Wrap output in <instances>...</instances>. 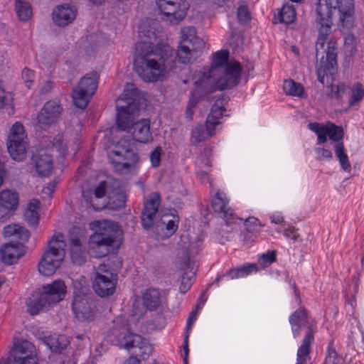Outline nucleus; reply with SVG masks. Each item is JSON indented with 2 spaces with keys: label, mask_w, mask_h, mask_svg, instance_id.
<instances>
[{
  "label": "nucleus",
  "mask_w": 364,
  "mask_h": 364,
  "mask_svg": "<svg viewBox=\"0 0 364 364\" xmlns=\"http://www.w3.org/2000/svg\"><path fill=\"white\" fill-rule=\"evenodd\" d=\"M198 50H193L187 41L180 43L177 53L166 44H158L154 47L151 43L140 42L135 48L134 68L144 82H156L175 67L176 57L179 62L187 64L197 57Z\"/></svg>",
  "instance_id": "1"
},
{
  "label": "nucleus",
  "mask_w": 364,
  "mask_h": 364,
  "mask_svg": "<svg viewBox=\"0 0 364 364\" xmlns=\"http://www.w3.org/2000/svg\"><path fill=\"white\" fill-rule=\"evenodd\" d=\"M229 53L220 50L213 55L212 65L208 72L198 75L194 82V89L189 99L186 114H192L200 97L237 85L240 80L241 67L236 61L228 62Z\"/></svg>",
  "instance_id": "2"
},
{
  "label": "nucleus",
  "mask_w": 364,
  "mask_h": 364,
  "mask_svg": "<svg viewBox=\"0 0 364 364\" xmlns=\"http://www.w3.org/2000/svg\"><path fill=\"white\" fill-rule=\"evenodd\" d=\"M336 7L332 6L331 0H318L316 4V22L320 25L318 36L316 43V57H318L320 52L325 50L326 56H321L320 63L316 65V72L318 81L323 85L324 77L328 74H331L336 64L337 57V42L331 38L328 42L327 48L325 50V43L331 33L332 24L333 11Z\"/></svg>",
  "instance_id": "3"
},
{
  "label": "nucleus",
  "mask_w": 364,
  "mask_h": 364,
  "mask_svg": "<svg viewBox=\"0 0 364 364\" xmlns=\"http://www.w3.org/2000/svg\"><path fill=\"white\" fill-rule=\"evenodd\" d=\"M132 139H121L112 150L108 153V157L116 171L122 173L138 161L139 157L134 152V141L147 143L152 140L150 132V123L147 119H141L132 124Z\"/></svg>",
  "instance_id": "4"
},
{
  "label": "nucleus",
  "mask_w": 364,
  "mask_h": 364,
  "mask_svg": "<svg viewBox=\"0 0 364 364\" xmlns=\"http://www.w3.org/2000/svg\"><path fill=\"white\" fill-rule=\"evenodd\" d=\"M118 228L117 223L111 220L93 223L95 232L89 238V249L95 257H105L113 250Z\"/></svg>",
  "instance_id": "5"
},
{
  "label": "nucleus",
  "mask_w": 364,
  "mask_h": 364,
  "mask_svg": "<svg viewBox=\"0 0 364 364\" xmlns=\"http://www.w3.org/2000/svg\"><path fill=\"white\" fill-rule=\"evenodd\" d=\"M66 294V286L63 281L55 280L52 284L43 286L41 291H36L26 300L27 311L31 315H36L63 300Z\"/></svg>",
  "instance_id": "6"
},
{
  "label": "nucleus",
  "mask_w": 364,
  "mask_h": 364,
  "mask_svg": "<svg viewBox=\"0 0 364 364\" xmlns=\"http://www.w3.org/2000/svg\"><path fill=\"white\" fill-rule=\"evenodd\" d=\"M65 242L61 233L55 234L48 242V249L38 263V271L44 276H50L60 267L65 255Z\"/></svg>",
  "instance_id": "7"
},
{
  "label": "nucleus",
  "mask_w": 364,
  "mask_h": 364,
  "mask_svg": "<svg viewBox=\"0 0 364 364\" xmlns=\"http://www.w3.org/2000/svg\"><path fill=\"white\" fill-rule=\"evenodd\" d=\"M98 80L99 74L96 71L89 73L80 79L72 93L76 107L85 109L87 106L97 88Z\"/></svg>",
  "instance_id": "8"
},
{
  "label": "nucleus",
  "mask_w": 364,
  "mask_h": 364,
  "mask_svg": "<svg viewBox=\"0 0 364 364\" xmlns=\"http://www.w3.org/2000/svg\"><path fill=\"white\" fill-rule=\"evenodd\" d=\"M118 345L128 350H132V356L143 360L147 359L152 353L153 348L145 339L138 334H132L128 331L121 332L117 338Z\"/></svg>",
  "instance_id": "9"
},
{
  "label": "nucleus",
  "mask_w": 364,
  "mask_h": 364,
  "mask_svg": "<svg viewBox=\"0 0 364 364\" xmlns=\"http://www.w3.org/2000/svg\"><path fill=\"white\" fill-rule=\"evenodd\" d=\"M117 281V274L114 273L105 264H100L95 269L92 287L98 296H109L114 294Z\"/></svg>",
  "instance_id": "10"
},
{
  "label": "nucleus",
  "mask_w": 364,
  "mask_h": 364,
  "mask_svg": "<svg viewBox=\"0 0 364 364\" xmlns=\"http://www.w3.org/2000/svg\"><path fill=\"white\" fill-rule=\"evenodd\" d=\"M160 203V194L157 192L151 193L149 199L144 203V208L141 213V224L144 229L149 230L155 225L157 230L161 231L165 230V221L169 220L170 215H164L159 221L155 222Z\"/></svg>",
  "instance_id": "11"
},
{
  "label": "nucleus",
  "mask_w": 364,
  "mask_h": 364,
  "mask_svg": "<svg viewBox=\"0 0 364 364\" xmlns=\"http://www.w3.org/2000/svg\"><path fill=\"white\" fill-rule=\"evenodd\" d=\"M26 139L23 125L16 122L11 128L7 142L8 151L13 159L21 161L25 158L28 146Z\"/></svg>",
  "instance_id": "12"
},
{
  "label": "nucleus",
  "mask_w": 364,
  "mask_h": 364,
  "mask_svg": "<svg viewBox=\"0 0 364 364\" xmlns=\"http://www.w3.org/2000/svg\"><path fill=\"white\" fill-rule=\"evenodd\" d=\"M156 3L165 19L173 24L184 18L188 8V4L184 0H156Z\"/></svg>",
  "instance_id": "13"
},
{
  "label": "nucleus",
  "mask_w": 364,
  "mask_h": 364,
  "mask_svg": "<svg viewBox=\"0 0 364 364\" xmlns=\"http://www.w3.org/2000/svg\"><path fill=\"white\" fill-rule=\"evenodd\" d=\"M328 129L330 139L335 142L334 151L336 156L338 158L342 168L345 171H350V164L348 155L345 152L344 144L342 141L343 137V129L341 127L336 126L333 123H328Z\"/></svg>",
  "instance_id": "14"
},
{
  "label": "nucleus",
  "mask_w": 364,
  "mask_h": 364,
  "mask_svg": "<svg viewBox=\"0 0 364 364\" xmlns=\"http://www.w3.org/2000/svg\"><path fill=\"white\" fill-rule=\"evenodd\" d=\"M62 108L56 101L47 102L37 117V125L43 129H48L58 122Z\"/></svg>",
  "instance_id": "15"
},
{
  "label": "nucleus",
  "mask_w": 364,
  "mask_h": 364,
  "mask_svg": "<svg viewBox=\"0 0 364 364\" xmlns=\"http://www.w3.org/2000/svg\"><path fill=\"white\" fill-rule=\"evenodd\" d=\"M73 311L78 320L92 321L96 314V306L93 296L73 299Z\"/></svg>",
  "instance_id": "16"
},
{
  "label": "nucleus",
  "mask_w": 364,
  "mask_h": 364,
  "mask_svg": "<svg viewBox=\"0 0 364 364\" xmlns=\"http://www.w3.org/2000/svg\"><path fill=\"white\" fill-rule=\"evenodd\" d=\"M337 7L339 11L338 26L343 33H348L353 26L354 4L353 0H337Z\"/></svg>",
  "instance_id": "17"
},
{
  "label": "nucleus",
  "mask_w": 364,
  "mask_h": 364,
  "mask_svg": "<svg viewBox=\"0 0 364 364\" xmlns=\"http://www.w3.org/2000/svg\"><path fill=\"white\" fill-rule=\"evenodd\" d=\"M179 269L182 274L179 289L182 294H185L193 284L196 277L197 266L194 261L191 260L188 257L186 256L181 259Z\"/></svg>",
  "instance_id": "18"
},
{
  "label": "nucleus",
  "mask_w": 364,
  "mask_h": 364,
  "mask_svg": "<svg viewBox=\"0 0 364 364\" xmlns=\"http://www.w3.org/2000/svg\"><path fill=\"white\" fill-rule=\"evenodd\" d=\"M77 15L76 9L70 4L58 6L53 11V20L55 24L64 27L72 23Z\"/></svg>",
  "instance_id": "19"
},
{
  "label": "nucleus",
  "mask_w": 364,
  "mask_h": 364,
  "mask_svg": "<svg viewBox=\"0 0 364 364\" xmlns=\"http://www.w3.org/2000/svg\"><path fill=\"white\" fill-rule=\"evenodd\" d=\"M117 127L122 131L127 132V133L132 132V124L134 122L133 114L134 110L138 109V107L134 108L130 106L123 105H117Z\"/></svg>",
  "instance_id": "20"
},
{
  "label": "nucleus",
  "mask_w": 364,
  "mask_h": 364,
  "mask_svg": "<svg viewBox=\"0 0 364 364\" xmlns=\"http://www.w3.org/2000/svg\"><path fill=\"white\" fill-rule=\"evenodd\" d=\"M32 161L40 176H47L53 169L51 156L44 149H40L33 154Z\"/></svg>",
  "instance_id": "21"
},
{
  "label": "nucleus",
  "mask_w": 364,
  "mask_h": 364,
  "mask_svg": "<svg viewBox=\"0 0 364 364\" xmlns=\"http://www.w3.org/2000/svg\"><path fill=\"white\" fill-rule=\"evenodd\" d=\"M23 255V246L18 243H5L0 249V259L6 264H12Z\"/></svg>",
  "instance_id": "22"
},
{
  "label": "nucleus",
  "mask_w": 364,
  "mask_h": 364,
  "mask_svg": "<svg viewBox=\"0 0 364 364\" xmlns=\"http://www.w3.org/2000/svg\"><path fill=\"white\" fill-rule=\"evenodd\" d=\"M36 357V348L33 344L28 341H17L10 352L8 358H31Z\"/></svg>",
  "instance_id": "23"
},
{
  "label": "nucleus",
  "mask_w": 364,
  "mask_h": 364,
  "mask_svg": "<svg viewBox=\"0 0 364 364\" xmlns=\"http://www.w3.org/2000/svg\"><path fill=\"white\" fill-rule=\"evenodd\" d=\"M122 97L119 98L117 101V105H120L121 102H124L126 106L138 107L139 100L140 98V92L133 83H127Z\"/></svg>",
  "instance_id": "24"
},
{
  "label": "nucleus",
  "mask_w": 364,
  "mask_h": 364,
  "mask_svg": "<svg viewBox=\"0 0 364 364\" xmlns=\"http://www.w3.org/2000/svg\"><path fill=\"white\" fill-rule=\"evenodd\" d=\"M87 251L80 239L70 240V257L73 262L77 265L84 264L87 258Z\"/></svg>",
  "instance_id": "25"
},
{
  "label": "nucleus",
  "mask_w": 364,
  "mask_h": 364,
  "mask_svg": "<svg viewBox=\"0 0 364 364\" xmlns=\"http://www.w3.org/2000/svg\"><path fill=\"white\" fill-rule=\"evenodd\" d=\"M181 43H185L187 41V44L191 46V49L200 50L203 46V41L196 36V31L195 28L191 26L184 27L181 31Z\"/></svg>",
  "instance_id": "26"
},
{
  "label": "nucleus",
  "mask_w": 364,
  "mask_h": 364,
  "mask_svg": "<svg viewBox=\"0 0 364 364\" xmlns=\"http://www.w3.org/2000/svg\"><path fill=\"white\" fill-rule=\"evenodd\" d=\"M314 339V332L311 328L309 327L303 339L302 345L297 352V362L296 364H306V358L310 353V346Z\"/></svg>",
  "instance_id": "27"
},
{
  "label": "nucleus",
  "mask_w": 364,
  "mask_h": 364,
  "mask_svg": "<svg viewBox=\"0 0 364 364\" xmlns=\"http://www.w3.org/2000/svg\"><path fill=\"white\" fill-rule=\"evenodd\" d=\"M3 234L6 237L14 236L23 242L28 241L31 235L27 229L17 224H11L4 227Z\"/></svg>",
  "instance_id": "28"
},
{
  "label": "nucleus",
  "mask_w": 364,
  "mask_h": 364,
  "mask_svg": "<svg viewBox=\"0 0 364 364\" xmlns=\"http://www.w3.org/2000/svg\"><path fill=\"white\" fill-rule=\"evenodd\" d=\"M144 305L149 310L156 309L162 302V296L155 289H147L142 296Z\"/></svg>",
  "instance_id": "29"
},
{
  "label": "nucleus",
  "mask_w": 364,
  "mask_h": 364,
  "mask_svg": "<svg viewBox=\"0 0 364 364\" xmlns=\"http://www.w3.org/2000/svg\"><path fill=\"white\" fill-rule=\"evenodd\" d=\"M40 202L36 199H33L28 203V207L24 213V219L29 226L36 228L38 225V213L37 209Z\"/></svg>",
  "instance_id": "30"
},
{
  "label": "nucleus",
  "mask_w": 364,
  "mask_h": 364,
  "mask_svg": "<svg viewBox=\"0 0 364 364\" xmlns=\"http://www.w3.org/2000/svg\"><path fill=\"white\" fill-rule=\"evenodd\" d=\"M46 343L52 351L60 353L68 346L69 341L64 335L53 334L46 338Z\"/></svg>",
  "instance_id": "31"
},
{
  "label": "nucleus",
  "mask_w": 364,
  "mask_h": 364,
  "mask_svg": "<svg viewBox=\"0 0 364 364\" xmlns=\"http://www.w3.org/2000/svg\"><path fill=\"white\" fill-rule=\"evenodd\" d=\"M212 206L214 211L218 213L220 217L225 220H229L232 218L233 214L232 211L228 208L225 202L219 193H217L215 197L213 199Z\"/></svg>",
  "instance_id": "32"
},
{
  "label": "nucleus",
  "mask_w": 364,
  "mask_h": 364,
  "mask_svg": "<svg viewBox=\"0 0 364 364\" xmlns=\"http://www.w3.org/2000/svg\"><path fill=\"white\" fill-rule=\"evenodd\" d=\"M73 289L74 299L92 296L89 288L88 282L84 277H81L73 281Z\"/></svg>",
  "instance_id": "33"
},
{
  "label": "nucleus",
  "mask_w": 364,
  "mask_h": 364,
  "mask_svg": "<svg viewBox=\"0 0 364 364\" xmlns=\"http://www.w3.org/2000/svg\"><path fill=\"white\" fill-rule=\"evenodd\" d=\"M0 203L14 211L18 206V196L15 191L4 190L0 193Z\"/></svg>",
  "instance_id": "34"
},
{
  "label": "nucleus",
  "mask_w": 364,
  "mask_h": 364,
  "mask_svg": "<svg viewBox=\"0 0 364 364\" xmlns=\"http://www.w3.org/2000/svg\"><path fill=\"white\" fill-rule=\"evenodd\" d=\"M349 100L348 107H351L360 102L364 95L363 84L360 82H355L350 87L348 91Z\"/></svg>",
  "instance_id": "35"
},
{
  "label": "nucleus",
  "mask_w": 364,
  "mask_h": 364,
  "mask_svg": "<svg viewBox=\"0 0 364 364\" xmlns=\"http://www.w3.org/2000/svg\"><path fill=\"white\" fill-rule=\"evenodd\" d=\"M283 90L287 95L301 97L304 92L303 85L293 80H286L283 84Z\"/></svg>",
  "instance_id": "36"
},
{
  "label": "nucleus",
  "mask_w": 364,
  "mask_h": 364,
  "mask_svg": "<svg viewBox=\"0 0 364 364\" xmlns=\"http://www.w3.org/2000/svg\"><path fill=\"white\" fill-rule=\"evenodd\" d=\"M258 267L256 264H248L246 265L240 266L236 269H230L228 274L230 275L231 279H237L239 277L249 275L253 272H257Z\"/></svg>",
  "instance_id": "37"
},
{
  "label": "nucleus",
  "mask_w": 364,
  "mask_h": 364,
  "mask_svg": "<svg viewBox=\"0 0 364 364\" xmlns=\"http://www.w3.org/2000/svg\"><path fill=\"white\" fill-rule=\"evenodd\" d=\"M126 203V195L117 191L108 196L107 206L112 210H117L124 207Z\"/></svg>",
  "instance_id": "38"
},
{
  "label": "nucleus",
  "mask_w": 364,
  "mask_h": 364,
  "mask_svg": "<svg viewBox=\"0 0 364 364\" xmlns=\"http://www.w3.org/2000/svg\"><path fill=\"white\" fill-rule=\"evenodd\" d=\"M348 88L343 83L335 85H331L327 87L326 95L333 99L342 100L344 95H348Z\"/></svg>",
  "instance_id": "39"
},
{
  "label": "nucleus",
  "mask_w": 364,
  "mask_h": 364,
  "mask_svg": "<svg viewBox=\"0 0 364 364\" xmlns=\"http://www.w3.org/2000/svg\"><path fill=\"white\" fill-rule=\"evenodd\" d=\"M16 11L21 21H26L32 16V11L29 4L26 1H17Z\"/></svg>",
  "instance_id": "40"
},
{
  "label": "nucleus",
  "mask_w": 364,
  "mask_h": 364,
  "mask_svg": "<svg viewBox=\"0 0 364 364\" xmlns=\"http://www.w3.org/2000/svg\"><path fill=\"white\" fill-rule=\"evenodd\" d=\"M309 128L316 133L318 144L326 142L328 134V123L326 125H322L316 122L310 123L309 124Z\"/></svg>",
  "instance_id": "41"
},
{
  "label": "nucleus",
  "mask_w": 364,
  "mask_h": 364,
  "mask_svg": "<svg viewBox=\"0 0 364 364\" xmlns=\"http://www.w3.org/2000/svg\"><path fill=\"white\" fill-rule=\"evenodd\" d=\"M223 100H217L215 104L212 106L210 113L208 116V122L210 123H220L219 118L223 114Z\"/></svg>",
  "instance_id": "42"
},
{
  "label": "nucleus",
  "mask_w": 364,
  "mask_h": 364,
  "mask_svg": "<svg viewBox=\"0 0 364 364\" xmlns=\"http://www.w3.org/2000/svg\"><path fill=\"white\" fill-rule=\"evenodd\" d=\"M279 21L281 23L289 24L296 18V12L293 6L284 5L279 14Z\"/></svg>",
  "instance_id": "43"
},
{
  "label": "nucleus",
  "mask_w": 364,
  "mask_h": 364,
  "mask_svg": "<svg viewBox=\"0 0 364 364\" xmlns=\"http://www.w3.org/2000/svg\"><path fill=\"white\" fill-rule=\"evenodd\" d=\"M156 23L151 19L143 21L139 27V32L143 36L152 38L155 37V30L151 25H154Z\"/></svg>",
  "instance_id": "44"
},
{
  "label": "nucleus",
  "mask_w": 364,
  "mask_h": 364,
  "mask_svg": "<svg viewBox=\"0 0 364 364\" xmlns=\"http://www.w3.org/2000/svg\"><path fill=\"white\" fill-rule=\"evenodd\" d=\"M291 326L304 325L307 323V313L305 309L296 311L289 318Z\"/></svg>",
  "instance_id": "45"
},
{
  "label": "nucleus",
  "mask_w": 364,
  "mask_h": 364,
  "mask_svg": "<svg viewBox=\"0 0 364 364\" xmlns=\"http://www.w3.org/2000/svg\"><path fill=\"white\" fill-rule=\"evenodd\" d=\"M208 138L205 131V127L202 125H198L192 131L191 141L193 144L203 141Z\"/></svg>",
  "instance_id": "46"
},
{
  "label": "nucleus",
  "mask_w": 364,
  "mask_h": 364,
  "mask_svg": "<svg viewBox=\"0 0 364 364\" xmlns=\"http://www.w3.org/2000/svg\"><path fill=\"white\" fill-rule=\"evenodd\" d=\"M276 260V251L268 252L262 255L258 259V264L261 268H265Z\"/></svg>",
  "instance_id": "47"
},
{
  "label": "nucleus",
  "mask_w": 364,
  "mask_h": 364,
  "mask_svg": "<svg viewBox=\"0 0 364 364\" xmlns=\"http://www.w3.org/2000/svg\"><path fill=\"white\" fill-rule=\"evenodd\" d=\"M53 146L57 149L60 154L64 156L67 153V144L63 134H58L52 141Z\"/></svg>",
  "instance_id": "48"
},
{
  "label": "nucleus",
  "mask_w": 364,
  "mask_h": 364,
  "mask_svg": "<svg viewBox=\"0 0 364 364\" xmlns=\"http://www.w3.org/2000/svg\"><path fill=\"white\" fill-rule=\"evenodd\" d=\"M238 22L246 23L251 19L250 12L246 5H241L238 7L237 11Z\"/></svg>",
  "instance_id": "49"
},
{
  "label": "nucleus",
  "mask_w": 364,
  "mask_h": 364,
  "mask_svg": "<svg viewBox=\"0 0 364 364\" xmlns=\"http://www.w3.org/2000/svg\"><path fill=\"white\" fill-rule=\"evenodd\" d=\"M166 232L161 235V237H168L171 235H172L177 230L178 225L177 222L178 220L176 218L169 220H166Z\"/></svg>",
  "instance_id": "50"
},
{
  "label": "nucleus",
  "mask_w": 364,
  "mask_h": 364,
  "mask_svg": "<svg viewBox=\"0 0 364 364\" xmlns=\"http://www.w3.org/2000/svg\"><path fill=\"white\" fill-rule=\"evenodd\" d=\"M8 364H38L36 357L8 358Z\"/></svg>",
  "instance_id": "51"
},
{
  "label": "nucleus",
  "mask_w": 364,
  "mask_h": 364,
  "mask_svg": "<svg viewBox=\"0 0 364 364\" xmlns=\"http://www.w3.org/2000/svg\"><path fill=\"white\" fill-rule=\"evenodd\" d=\"M341 361V358L338 357L335 350L329 348L323 364H340Z\"/></svg>",
  "instance_id": "52"
},
{
  "label": "nucleus",
  "mask_w": 364,
  "mask_h": 364,
  "mask_svg": "<svg viewBox=\"0 0 364 364\" xmlns=\"http://www.w3.org/2000/svg\"><path fill=\"white\" fill-rule=\"evenodd\" d=\"M244 43L241 33H232L230 39V45L235 49L240 48Z\"/></svg>",
  "instance_id": "53"
},
{
  "label": "nucleus",
  "mask_w": 364,
  "mask_h": 364,
  "mask_svg": "<svg viewBox=\"0 0 364 364\" xmlns=\"http://www.w3.org/2000/svg\"><path fill=\"white\" fill-rule=\"evenodd\" d=\"M107 183L105 181H101L94 189L93 194L95 198H102L106 194Z\"/></svg>",
  "instance_id": "54"
},
{
  "label": "nucleus",
  "mask_w": 364,
  "mask_h": 364,
  "mask_svg": "<svg viewBox=\"0 0 364 364\" xmlns=\"http://www.w3.org/2000/svg\"><path fill=\"white\" fill-rule=\"evenodd\" d=\"M161 149L160 147H156L150 154V161H151L153 166L157 167L159 166L160 161H161Z\"/></svg>",
  "instance_id": "55"
},
{
  "label": "nucleus",
  "mask_w": 364,
  "mask_h": 364,
  "mask_svg": "<svg viewBox=\"0 0 364 364\" xmlns=\"http://www.w3.org/2000/svg\"><path fill=\"white\" fill-rule=\"evenodd\" d=\"M356 38L352 34H348L345 38V46L350 53L353 52L356 46Z\"/></svg>",
  "instance_id": "56"
},
{
  "label": "nucleus",
  "mask_w": 364,
  "mask_h": 364,
  "mask_svg": "<svg viewBox=\"0 0 364 364\" xmlns=\"http://www.w3.org/2000/svg\"><path fill=\"white\" fill-rule=\"evenodd\" d=\"M315 151L317 154V159L319 161L323 160L325 159H331L333 156V154L330 150L316 148Z\"/></svg>",
  "instance_id": "57"
},
{
  "label": "nucleus",
  "mask_w": 364,
  "mask_h": 364,
  "mask_svg": "<svg viewBox=\"0 0 364 364\" xmlns=\"http://www.w3.org/2000/svg\"><path fill=\"white\" fill-rule=\"evenodd\" d=\"M259 225V220L255 218H249L245 222V226L248 232L256 230Z\"/></svg>",
  "instance_id": "58"
},
{
  "label": "nucleus",
  "mask_w": 364,
  "mask_h": 364,
  "mask_svg": "<svg viewBox=\"0 0 364 364\" xmlns=\"http://www.w3.org/2000/svg\"><path fill=\"white\" fill-rule=\"evenodd\" d=\"M12 212L8 207L0 203V221L4 222L8 220L11 217Z\"/></svg>",
  "instance_id": "59"
},
{
  "label": "nucleus",
  "mask_w": 364,
  "mask_h": 364,
  "mask_svg": "<svg viewBox=\"0 0 364 364\" xmlns=\"http://www.w3.org/2000/svg\"><path fill=\"white\" fill-rule=\"evenodd\" d=\"M34 77V73L33 70H31L27 68H24L22 71V77L25 80L26 83H27V87L29 88L31 84L33 82V78Z\"/></svg>",
  "instance_id": "60"
},
{
  "label": "nucleus",
  "mask_w": 364,
  "mask_h": 364,
  "mask_svg": "<svg viewBox=\"0 0 364 364\" xmlns=\"http://www.w3.org/2000/svg\"><path fill=\"white\" fill-rule=\"evenodd\" d=\"M92 194V192L91 191H83L82 196L87 204H89L90 206H92L95 209H99L98 207H96V204L95 203V201L93 200Z\"/></svg>",
  "instance_id": "61"
},
{
  "label": "nucleus",
  "mask_w": 364,
  "mask_h": 364,
  "mask_svg": "<svg viewBox=\"0 0 364 364\" xmlns=\"http://www.w3.org/2000/svg\"><path fill=\"white\" fill-rule=\"evenodd\" d=\"M219 123H210L208 122V120L206 121V126L205 131L206 134H208V136H212L214 134L215 130V126L218 124Z\"/></svg>",
  "instance_id": "62"
},
{
  "label": "nucleus",
  "mask_w": 364,
  "mask_h": 364,
  "mask_svg": "<svg viewBox=\"0 0 364 364\" xmlns=\"http://www.w3.org/2000/svg\"><path fill=\"white\" fill-rule=\"evenodd\" d=\"M296 230L294 228H291L285 230L284 234L287 237H291V239L296 241L299 237V235L296 232Z\"/></svg>",
  "instance_id": "63"
},
{
  "label": "nucleus",
  "mask_w": 364,
  "mask_h": 364,
  "mask_svg": "<svg viewBox=\"0 0 364 364\" xmlns=\"http://www.w3.org/2000/svg\"><path fill=\"white\" fill-rule=\"evenodd\" d=\"M53 84L51 81H46L44 85L42 86L41 92V93L46 94L53 89Z\"/></svg>",
  "instance_id": "64"
}]
</instances>
